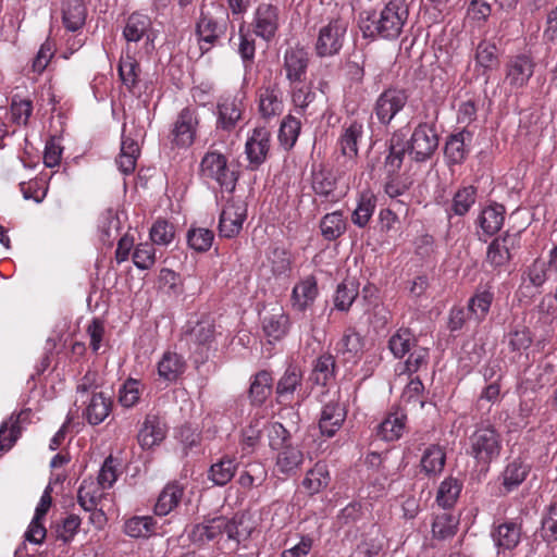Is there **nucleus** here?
Masks as SVG:
<instances>
[{
	"label": "nucleus",
	"mask_w": 557,
	"mask_h": 557,
	"mask_svg": "<svg viewBox=\"0 0 557 557\" xmlns=\"http://www.w3.org/2000/svg\"><path fill=\"white\" fill-rule=\"evenodd\" d=\"M409 17L405 0H391L380 12L360 14L359 27L364 37L396 39L403 32Z\"/></svg>",
	"instance_id": "f257e3e1"
},
{
	"label": "nucleus",
	"mask_w": 557,
	"mask_h": 557,
	"mask_svg": "<svg viewBox=\"0 0 557 557\" xmlns=\"http://www.w3.org/2000/svg\"><path fill=\"white\" fill-rule=\"evenodd\" d=\"M228 24L230 15L223 5L211 3L201 10L196 24V35L202 53L219 44L220 39L226 35Z\"/></svg>",
	"instance_id": "f03ea898"
},
{
	"label": "nucleus",
	"mask_w": 557,
	"mask_h": 557,
	"mask_svg": "<svg viewBox=\"0 0 557 557\" xmlns=\"http://www.w3.org/2000/svg\"><path fill=\"white\" fill-rule=\"evenodd\" d=\"M349 26V21L343 16L329 20L318 32L314 50L318 57L326 58L339 53L342 50Z\"/></svg>",
	"instance_id": "7ed1b4c3"
},
{
	"label": "nucleus",
	"mask_w": 557,
	"mask_h": 557,
	"mask_svg": "<svg viewBox=\"0 0 557 557\" xmlns=\"http://www.w3.org/2000/svg\"><path fill=\"white\" fill-rule=\"evenodd\" d=\"M500 449V435L492 425L478 426L469 437L468 453L478 463L488 465L499 456Z\"/></svg>",
	"instance_id": "20e7f679"
},
{
	"label": "nucleus",
	"mask_w": 557,
	"mask_h": 557,
	"mask_svg": "<svg viewBox=\"0 0 557 557\" xmlns=\"http://www.w3.org/2000/svg\"><path fill=\"white\" fill-rule=\"evenodd\" d=\"M200 174L205 180L214 181L226 191H233L238 180L236 171L227 158L218 151H208L200 163Z\"/></svg>",
	"instance_id": "39448f33"
},
{
	"label": "nucleus",
	"mask_w": 557,
	"mask_h": 557,
	"mask_svg": "<svg viewBox=\"0 0 557 557\" xmlns=\"http://www.w3.org/2000/svg\"><path fill=\"white\" fill-rule=\"evenodd\" d=\"M281 25V10L278 7L262 2L260 3L253 14L251 26L253 34L263 39L264 41H271Z\"/></svg>",
	"instance_id": "423d86ee"
},
{
	"label": "nucleus",
	"mask_w": 557,
	"mask_h": 557,
	"mask_svg": "<svg viewBox=\"0 0 557 557\" xmlns=\"http://www.w3.org/2000/svg\"><path fill=\"white\" fill-rule=\"evenodd\" d=\"M407 144L408 152L417 162L430 159L438 147V137L435 129L428 124L418 125Z\"/></svg>",
	"instance_id": "0eeeda50"
},
{
	"label": "nucleus",
	"mask_w": 557,
	"mask_h": 557,
	"mask_svg": "<svg viewBox=\"0 0 557 557\" xmlns=\"http://www.w3.org/2000/svg\"><path fill=\"white\" fill-rule=\"evenodd\" d=\"M311 187L317 196L330 201H336L345 194L339 173L321 165L312 170Z\"/></svg>",
	"instance_id": "6e6552de"
},
{
	"label": "nucleus",
	"mask_w": 557,
	"mask_h": 557,
	"mask_svg": "<svg viewBox=\"0 0 557 557\" xmlns=\"http://www.w3.org/2000/svg\"><path fill=\"white\" fill-rule=\"evenodd\" d=\"M198 123L197 111L189 107L184 108L173 124L171 144L177 148L191 146L196 137Z\"/></svg>",
	"instance_id": "1a4fd4ad"
},
{
	"label": "nucleus",
	"mask_w": 557,
	"mask_h": 557,
	"mask_svg": "<svg viewBox=\"0 0 557 557\" xmlns=\"http://www.w3.org/2000/svg\"><path fill=\"white\" fill-rule=\"evenodd\" d=\"M247 216V205L243 200H231L224 206L219 221L220 235L233 238L239 234Z\"/></svg>",
	"instance_id": "9d476101"
},
{
	"label": "nucleus",
	"mask_w": 557,
	"mask_h": 557,
	"mask_svg": "<svg viewBox=\"0 0 557 557\" xmlns=\"http://www.w3.org/2000/svg\"><path fill=\"white\" fill-rule=\"evenodd\" d=\"M408 95L405 90L389 88L383 91L375 102V115L383 124H388L407 103Z\"/></svg>",
	"instance_id": "9b49d317"
},
{
	"label": "nucleus",
	"mask_w": 557,
	"mask_h": 557,
	"mask_svg": "<svg viewBox=\"0 0 557 557\" xmlns=\"http://www.w3.org/2000/svg\"><path fill=\"white\" fill-rule=\"evenodd\" d=\"M520 246L519 233H506L496 237L487 247L486 261L493 268L506 265L511 259V251Z\"/></svg>",
	"instance_id": "f8f14e48"
},
{
	"label": "nucleus",
	"mask_w": 557,
	"mask_h": 557,
	"mask_svg": "<svg viewBox=\"0 0 557 557\" xmlns=\"http://www.w3.org/2000/svg\"><path fill=\"white\" fill-rule=\"evenodd\" d=\"M244 99L243 92L224 96L220 99L218 102V128L232 131L236 126L244 111Z\"/></svg>",
	"instance_id": "ddd939ff"
},
{
	"label": "nucleus",
	"mask_w": 557,
	"mask_h": 557,
	"mask_svg": "<svg viewBox=\"0 0 557 557\" xmlns=\"http://www.w3.org/2000/svg\"><path fill=\"white\" fill-rule=\"evenodd\" d=\"M270 131L264 126L253 128L248 136L245 152L251 166L258 168L267 160L270 150Z\"/></svg>",
	"instance_id": "4468645a"
},
{
	"label": "nucleus",
	"mask_w": 557,
	"mask_h": 557,
	"mask_svg": "<svg viewBox=\"0 0 557 557\" xmlns=\"http://www.w3.org/2000/svg\"><path fill=\"white\" fill-rule=\"evenodd\" d=\"M535 62L528 54H518L506 64V81L512 88L524 87L533 76Z\"/></svg>",
	"instance_id": "2eb2a0df"
},
{
	"label": "nucleus",
	"mask_w": 557,
	"mask_h": 557,
	"mask_svg": "<svg viewBox=\"0 0 557 557\" xmlns=\"http://www.w3.org/2000/svg\"><path fill=\"white\" fill-rule=\"evenodd\" d=\"M152 22L150 17L141 13H133L126 20V24L123 29V37L125 40L131 42H138L141 39H146V46L153 48L154 35L151 32Z\"/></svg>",
	"instance_id": "dca6fc26"
},
{
	"label": "nucleus",
	"mask_w": 557,
	"mask_h": 557,
	"mask_svg": "<svg viewBox=\"0 0 557 557\" xmlns=\"http://www.w3.org/2000/svg\"><path fill=\"white\" fill-rule=\"evenodd\" d=\"M362 134V124L355 121L344 127L338 138L337 145L339 150L342 154L347 158L344 164L347 170H351L356 164L355 158L358 154V141L361 139Z\"/></svg>",
	"instance_id": "f3484780"
},
{
	"label": "nucleus",
	"mask_w": 557,
	"mask_h": 557,
	"mask_svg": "<svg viewBox=\"0 0 557 557\" xmlns=\"http://www.w3.org/2000/svg\"><path fill=\"white\" fill-rule=\"evenodd\" d=\"M309 58L307 51L301 47H289L284 53V70L289 83L305 81Z\"/></svg>",
	"instance_id": "a211bd4d"
},
{
	"label": "nucleus",
	"mask_w": 557,
	"mask_h": 557,
	"mask_svg": "<svg viewBox=\"0 0 557 557\" xmlns=\"http://www.w3.org/2000/svg\"><path fill=\"white\" fill-rule=\"evenodd\" d=\"M258 108L263 119H271L283 112L282 91L276 83L263 85L259 88Z\"/></svg>",
	"instance_id": "6ab92c4d"
},
{
	"label": "nucleus",
	"mask_w": 557,
	"mask_h": 557,
	"mask_svg": "<svg viewBox=\"0 0 557 557\" xmlns=\"http://www.w3.org/2000/svg\"><path fill=\"white\" fill-rule=\"evenodd\" d=\"M475 67L484 76L485 84L490 81V73L499 65L498 48L494 41L483 39L479 42L474 54Z\"/></svg>",
	"instance_id": "aec40b11"
},
{
	"label": "nucleus",
	"mask_w": 557,
	"mask_h": 557,
	"mask_svg": "<svg viewBox=\"0 0 557 557\" xmlns=\"http://www.w3.org/2000/svg\"><path fill=\"white\" fill-rule=\"evenodd\" d=\"M166 434L165 425L157 414L146 416L144 423L138 432L137 440L141 448L150 449L159 445Z\"/></svg>",
	"instance_id": "412c9836"
},
{
	"label": "nucleus",
	"mask_w": 557,
	"mask_h": 557,
	"mask_svg": "<svg viewBox=\"0 0 557 557\" xmlns=\"http://www.w3.org/2000/svg\"><path fill=\"white\" fill-rule=\"evenodd\" d=\"M346 419V410L338 401H330L323 406L319 420L322 435L332 437L342 428Z\"/></svg>",
	"instance_id": "4be33fe9"
},
{
	"label": "nucleus",
	"mask_w": 557,
	"mask_h": 557,
	"mask_svg": "<svg viewBox=\"0 0 557 557\" xmlns=\"http://www.w3.org/2000/svg\"><path fill=\"white\" fill-rule=\"evenodd\" d=\"M84 403L87 404L84 416L88 423L92 425H98L103 422L112 409L111 397L103 392H92Z\"/></svg>",
	"instance_id": "5701e85b"
},
{
	"label": "nucleus",
	"mask_w": 557,
	"mask_h": 557,
	"mask_svg": "<svg viewBox=\"0 0 557 557\" xmlns=\"http://www.w3.org/2000/svg\"><path fill=\"white\" fill-rule=\"evenodd\" d=\"M446 463L445 448L437 444L428 446L420 459V471L429 478L437 476L444 470Z\"/></svg>",
	"instance_id": "b1692460"
},
{
	"label": "nucleus",
	"mask_w": 557,
	"mask_h": 557,
	"mask_svg": "<svg viewBox=\"0 0 557 557\" xmlns=\"http://www.w3.org/2000/svg\"><path fill=\"white\" fill-rule=\"evenodd\" d=\"M407 417L401 410L389 412L377 425L376 435L386 442H394L401 437L406 428Z\"/></svg>",
	"instance_id": "393cba45"
},
{
	"label": "nucleus",
	"mask_w": 557,
	"mask_h": 557,
	"mask_svg": "<svg viewBox=\"0 0 557 557\" xmlns=\"http://www.w3.org/2000/svg\"><path fill=\"white\" fill-rule=\"evenodd\" d=\"M317 296V280L313 276H307L293 288V307L298 311H305L313 304Z\"/></svg>",
	"instance_id": "a878e982"
},
{
	"label": "nucleus",
	"mask_w": 557,
	"mask_h": 557,
	"mask_svg": "<svg viewBox=\"0 0 557 557\" xmlns=\"http://www.w3.org/2000/svg\"><path fill=\"white\" fill-rule=\"evenodd\" d=\"M184 495V486L177 481L168 483L161 491L154 506V512L166 516L178 506Z\"/></svg>",
	"instance_id": "bb28decb"
},
{
	"label": "nucleus",
	"mask_w": 557,
	"mask_h": 557,
	"mask_svg": "<svg viewBox=\"0 0 557 557\" xmlns=\"http://www.w3.org/2000/svg\"><path fill=\"white\" fill-rule=\"evenodd\" d=\"M492 536L498 548L510 550L520 542L521 524L517 520L505 521L495 529Z\"/></svg>",
	"instance_id": "cd10ccee"
},
{
	"label": "nucleus",
	"mask_w": 557,
	"mask_h": 557,
	"mask_svg": "<svg viewBox=\"0 0 557 557\" xmlns=\"http://www.w3.org/2000/svg\"><path fill=\"white\" fill-rule=\"evenodd\" d=\"M224 528V517H215L202 523L195 524L188 536L193 543L201 545L220 536Z\"/></svg>",
	"instance_id": "c85d7f7f"
},
{
	"label": "nucleus",
	"mask_w": 557,
	"mask_h": 557,
	"mask_svg": "<svg viewBox=\"0 0 557 557\" xmlns=\"http://www.w3.org/2000/svg\"><path fill=\"white\" fill-rule=\"evenodd\" d=\"M276 451L275 469L278 473L294 474L304 462V454L297 446L289 444Z\"/></svg>",
	"instance_id": "c756f323"
},
{
	"label": "nucleus",
	"mask_w": 557,
	"mask_h": 557,
	"mask_svg": "<svg viewBox=\"0 0 557 557\" xmlns=\"http://www.w3.org/2000/svg\"><path fill=\"white\" fill-rule=\"evenodd\" d=\"M505 213L503 205L494 203L485 207L478 218L480 227L487 235L496 234L504 224Z\"/></svg>",
	"instance_id": "7c9ffc66"
},
{
	"label": "nucleus",
	"mask_w": 557,
	"mask_h": 557,
	"mask_svg": "<svg viewBox=\"0 0 557 557\" xmlns=\"http://www.w3.org/2000/svg\"><path fill=\"white\" fill-rule=\"evenodd\" d=\"M335 376V360L330 354H324L313 361L309 381L315 385H327Z\"/></svg>",
	"instance_id": "2f4dec72"
},
{
	"label": "nucleus",
	"mask_w": 557,
	"mask_h": 557,
	"mask_svg": "<svg viewBox=\"0 0 557 557\" xmlns=\"http://www.w3.org/2000/svg\"><path fill=\"white\" fill-rule=\"evenodd\" d=\"M462 490V482L454 476H447L445 478L436 493V503L440 507L444 509L453 508Z\"/></svg>",
	"instance_id": "473e14b6"
},
{
	"label": "nucleus",
	"mask_w": 557,
	"mask_h": 557,
	"mask_svg": "<svg viewBox=\"0 0 557 557\" xmlns=\"http://www.w3.org/2000/svg\"><path fill=\"white\" fill-rule=\"evenodd\" d=\"M225 528L223 533H226L230 541H234L236 546L246 542L253 531L252 522L244 516H235L232 520L224 518Z\"/></svg>",
	"instance_id": "72a5a7b5"
},
{
	"label": "nucleus",
	"mask_w": 557,
	"mask_h": 557,
	"mask_svg": "<svg viewBox=\"0 0 557 557\" xmlns=\"http://www.w3.org/2000/svg\"><path fill=\"white\" fill-rule=\"evenodd\" d=\"M139 156L138 143L124 134L122 135L121 152L116 159L119 170L123 174H129L135 170L136 161Z\"/></svg>",
	"instance_id": "f704fd0d"
},
{
	"label": "nucleus",
	"mask_w": 557,
	"mask_h": 557,
	"mask_svg": "<svg viewBox=\"0 0 557 557\" xmlns=\"http://www.w3.org/2000/svg\"><path fill=\"white\" fill-rule=\"evenodd\" d=\"M417 346L413 333L407 327L398 329L388 339V349L395 358L401 359Z\"/></svg>",
	"instance_id": "c9c22d12"
},
{
	"label": "nucleus",
	"mask_w": 557,
	"mask_h": 557,
	"mask_svg": "<svg viewBox=\"0 0 557 557\" xmlns=\"http://www.w3.org/2000/svg\"><path fill=\"white\" fill-rule=\"evenodd\" d=\"M103 495V488L91 478L85 479L77 492V502L84 510L98 507Z\"/></svg>",
	"instance_id": "e433bc0d"
},
{
	"label": "nucleus",
	"mask_w": 557,
	"mask_h": 557,
	"mask_svg": "<svg viewBox=\"0 0 557 557\" xmlns=\"http://www.w3.org/2000/svg\"><path fill=\"white\" fill-rule=\"evenodd\" d=\"M347 222L342 211L326 213L320 221L321 235L326 240H335L346 232Z\"/></svg>",
	"instance_id": "4c0bfd02"
},
{
	"label": "nucleus",
	"mask_w": 557,
	"mask_h": 557,
	"mask_svg": "<svg viewBox=\"0 0 557 557\" xmlns=\"http://www.w3.org/2000/svg\"><path fill=\"white\" fill-rule=\"evenodd\" d=\"M64 26L72 32L77 30L85 24L86 8L82 0H66L62 9Z\"/></svg>",
	"instance_id": "58836bf2"
},
{
	"label": "nucleus",
	"mask_w": 557,
	"mask_h": 557,
	"mask_svg": "<svg viewBox=\"0 0 557 557\" xmlns=\"http://www.w3.org/2000/svg\"><path fill=\"white\" fill-rule=\"evenodd\" d=\"M288 326V315L282 310L265 315L262 321L264 334L274 341L283 338L287 334Z\"/></svg>",
	"instance_id": "ea45409f"
},
{
	"label": "nucleus",
	"mask_w": 557,
	"mask_h": 557,
	"mask_svg": "<svg viewBox=\"0 0 557 557\" xmlns=\"http://www.w3.org/2000/svg\"><path fill=\"white\" fill-rule=\"evenodd\" d=\"M304 373L301 369L295 364L287 367L276 384V393L282 398L292 396L298 386L301 385Z\"/></svg>",
	"instance_id": "a19ab883"
},
{
	"label": "nucleus",
	"mask_w": 557,
	"mask_h": 557,
	"mask_svg": "<svg viewBox=\"0 0 557 557\" xmlns=\"http://www.w3.org/2000/svg\"><path fill=\"white\" fill-rule=\"evenodd\" d=\"M185 370V362L175 352H165L158 363L159 376L165 381H175Z\"/></svg>",
	"instance_id": "79ce46f5"
},
{
	"label": "nucleus",
	"mask_w": 557,
	"mask_h": 557,
	"mask_svg": "<svg viewBox=\"0 0 557 557\" xmlns=\"http://www.w3.org/2000/svg\"><path fill=\"white\" fill-rule=\"evenodd\" d=\"M330 483V473L326 465L322 462L309 470L302 481L304 487L310 493L315 494L326 488Z\"/></svg>",
	"instance_id": "37998d69"
},
{
	"label": "nucleus",
	"mask_w": 557,
	"mask_h": 557,
	"mask_svg": "<svg viewBox=\"0 0 557 557\" xmlns=\"http://www.w3.org/2000/svg\"><path fill=\"white\" fill-rule=\"evenodd\" d=\"M375 207V196L371 191L362 193L351 215L352 223L359 227H364L369 223Z\"/></svg>",
	"instance_id": "c03bdc74"
},
{
	"label": "nucleus",
	"mask_w": 557,
	"mask_h": 557,
	"mask_svg": "<svg viewBox=\"0 0 557 557\" xmlns=\"http://www.w3.org/2000/svg\"><path fill=\"white\" fill-rule=\"evenodd\" d=\"M407 151L404 137L400 134H394L389 140L388 156L385 159V169L389 174H394L400 169Z\"/></svg>",
	"instance_id": "a18cd8bd"
},
{
	"label": "nucleus",
	"mask_w": 557,
	"mask_h": 557,
	"mask_svg": "<svg viewBox=\"0 0 557 557\" xmlns=\"http://www.w3.org/2000/svg\"><path fill=\"white\" fill-rule=\"evenodd\" d=\"M154 525L151 516H135L125 521L124 532L134 539L148 537L154 533Z\"/></svg>",
	"instance_id": "49530a36"
},
{
	"label": "nucleus",
	"mask_w": 557,
	"mask_h": 557,
	"mask_svg": "<svg viewBox=\"0 0 557 557\" xmlns=\"http://www.w3.org/2000/svg\"><path fill=\"white\" fill-rule=\"evenodd\" d=\"M237 465L234 459L223 457L213 463L209 470V479L215 484L223 486L228 483L235 474Z\"/></svg>",
	"instance_id": "de8ad7c7"
},
{
	"label": "nucleus",
	"mask_w": 557,
	"mask_h": 557,
	"mask_svg": "<svg viewBox=\"0 0 557 557\" xmlns=\"http://www.w3.org/2000/svg\"><path fill=\"white\" fill-rule=\"evenodd\" d=\"M504 343L510 351L520 356L532 344V336L525 326H515L506 333Z\"/></svg>",
	"instance_id": "09e8293b"
},
{
	"label": "nucleus",
	"mask_w": 557,
	"mask_h": 557,
	"mask_svg": "<svg viewBox=\"0 0 557 557\" xmlns=\"http://www.w3.org/2000/svg\"><path fill=\"white\" fill-rule=\"evenodd\" d=\"M384 547V535L380 529L372 527L371 531L362 539L357 546V554L362 557L377 556Z\"/></svg>",
	"instance_id": "8fccbe9b"
},
{
	"label": "nucleus",
	"mask_w": 557,
	"mask_h": 557,
	"mask_svg": "<svg viewBox=\"0 0 557 557\" xmlns=\"http://www.w3.org/2000/svg\"><path fill=\"white\" fill-rule=\"evenodd\" d=\"M139 64L131 55L126 54L120 59L119 62V75L122 83L128 90H133L139 82Z\"/></svg>",
	"instance_id": "3c124183"
},
{
	"label": "nucleus",
	"mask_w": 557,
	"mask_h": 557,
	"mask_svg": "<svg viewBox=\"0 0 557 557\" xmlns=\"http://www.w3.org/2000/svg\"><path fill=\"white\" fill-rule=\"evenodd\" d=\"M494 295L490 290H480L475 293L468 301V312L476 322L482 321L492 305Z\"/></svg>",
	"instance_id": "603ef678"
},
{
	"label": "nucleus",
	"mask_w": 557,
	"mask_h": 557,
	"mask_svg": "<svg viewBox=\"0 0 557 557\" xmlns=\"http://www.w3.org/2000/svg\"><path fill=\"white\" fill-rule=\"evenodd\" d=\"M458 523L456 516L449 512L438 513L432 523V533L436 539L446 540L456 533Z\"/></svg>",
	"instance_id": "864d4df0"
},
{
	"label": "nucleus",
	"mask_w": 557,
	"mask_h": 557,
	"mask_svg": "<svg viewBox=\"0 0 557 557\" xmlns=\"http://www.w3.org/2000/svg\"><path fill=\"white\" fill-rule=\"evenodd\" d=\"M362 348V339L354 329H347L336 344V350L345 358H355Z\"/></svg>",
	"instance_id": "5fc2aeb1"
},
{
	"label": "nucleus",
	"mask_w": 557,
	"mask_h": 557,
	"mask_svg": "<svg viewBox=\"0 0 557 557\" xmlns=\"http://www.w3.org/2000/svg\"><path fill=\"white\" fill-rule=\"evenodd\" d=\"M300 132V122L292 116L287 115L281 123L278 129V140L285 149L294 147Z\"/></svg>",
	"instance_id": "6e6d98bb"
},
{
	"label": "nucleus",
	"mask_w": 557,
	"mask_h": 557,
	"mask_svg": "<svg viewBox=\"0 0 557 557\" xmlns=\"http://www.w3.org/2000/svg\"><path fill=\"white\" fill-rule=\"evenodd\" d=\"M141 382L136 379L126 380L119 389V403L125 408L134 407L140 399Z\"/></svg>",
	"instance_id": "4d7b16f0"
},
{
	"label": "nucleus",
	"mask_w": 557,
	"mask_h": 557,
	"mask_svg": "<svg viewBox=\"0 0 557 557\" xmlns=\"http://www.w3.org/2000/svg\"><path fill=\"white\" fill-rule=\"evenodd\" d=\"M272 377L267 371H260L255 375L250 385V398L256 404H262L271 391Z\"/></svg>",
	"instance_id": "13d9d810"
},
{
	"label": "nucleus",
	"mask_w": 557,
	"mask_h": 557,
	"mask_svg": "<svg viewBox=\"0 0 557 557\" xmlns=\"http://www.w3.org/2000/svg\"><path fill=\"white\" fill-rule=\"evenodd\" d=\"M26 411H22L16 418L11 417L10 422H4L0 428V450L10 449L17 440L21 429L18 421L23 416H27Z\"/></svg>",
	"instance_id": "bf43d9fd"
},
{
	"label": "nucleus",
	"mask_w": 557,
	"mask_h": 557,
	"mask_svg": "<svg viewBox=\"0 0 557 557\" xmlns=\"http://www.w3.org/2000/svg\"><path fill=\"white\" fill-rule=\"evenodd\" d=\"M528 474V468L520 461L510 462L503 473V484L507 492L520 485Z\"/></svg>",
	"instance_id": "052dcab7"
},
{
	"label": "nucleus",
	"mask_w": 557,
	"mask_h": 557,
	"mask_svg": "<svg viewBox=\"0 0 557 557\" xmlns=\"http://www.w3.org/2000/svg\"><path fill=\"white\" fill-rule=\"evenodd\" d=\"M358 296V289L354 282H343L338 284L334 306L337 310L347 311Z\"/></svg>",
	"instance_id": "680f3d73"
},
{
	"label": "nucleus",
	"mask_w": 557,
	"mask_h": 557,
	"mask_svg": "<svg viewBox=\"0 0 557 557\" xmlns=\"http://www.w3.org/2000/svg\"><path fill=\"white\" fill-rule=\"evenodd\" d=\"M467 154L465 145V133L451 135L445 145V156L450 163H461Z\"/></svg>",
	"instance_id": "e2e57ef3"
},
{
	"label": "nucleus",
	"mask_w": 557,
	"mask_h": 557,
	"mask_svg": "<svg viewBox=\"0 0 557 557\" xmlns=\"http://www.w3.org/2000/svg\"><path fill=\"white\" fill-rule=\"evenodd\" d=\"M476 198V189L473 186H467L459 189L453 199V211L457 215L466 214L474 205Z\"/></svg>",
	"instance_id": "0e129e2a"
},
{
	"label": "nucleus",
	"mask_w": 557,
	"mask_h": 557,
	"mask_svg": "<svg viewBox=\"0 0 557 557\" xmlns=\"http://www.w3.org/2000/svg\"><path fill=\"white\" fill-rule=\"evenodd\" d=\"M213 238V232L205 227L191 228L187 234L188 245L196 251L209 250L212 246Z\"/></svg>",
	"instance_id": "69168bd1"
},
{
	"label": "nucleus",
	"mask_w": 557,
	"mask_h": 557,
	"mask_svg": "<svg viewBox=\"0 0 557 557\" xmlns=\"http://www.w3.org/2000/svg\"><path fill=\"white\" fill-rule=\"evenodd\" d=\"M541 536L547 543L557 541V500L549 505L542 519Z\"/></svg>",
	"instance_id": "338daca9"
},
{
	"label": "nucleus",
	"mask_w": 557,
	"mask_h": 557,
	"mask_svg": "<svg viewBox=\"0 0 557 557\" xmlns=\"http://www.w3.org/2000/svg\"><path fill=\"white\" fill-rule=\"evenodd\" d=\"M174 226L165 220H158L150 230V238L156 245L168 246L174 239Z\"/></svg>",
	"instance_id": "774afa93"
}]
</instances>
